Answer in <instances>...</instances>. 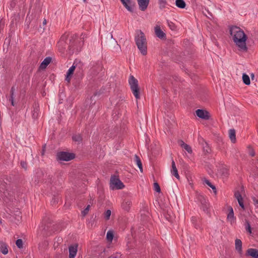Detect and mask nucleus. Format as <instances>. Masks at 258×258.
Returning a JSON list of instances; mask_svg holds the SVG:
<instances>
[{
	"label": "nucleus",
	"mask_w": 258,
	"mask_h": 258,
	"mask_svg": "<svg viewBox=\"0 0 258 258\" xmlns=\"http://www.w3.org/2000/svg\"><path fill=\"white\" fill-rule=\"evenodd\" d=\"M230 34L232 36L233 40L238 50L243 52H247L248 48L246 41L247 37L244 31L239 27L234 26L230 28Z\"/></svg>",
	"instance_id": "f257e3e1"
},
{
	"label": "nucleus",
	"mask_w": 258,
	"mask_h": 258,
	"mask_svg": "<svg viewBox=\"0 0 258 258\" xmlns=\"http://www.w3.org/2000/svg\"><path fill=\"white\" fill-rule=\"evenodd\" d=\"M68 35L64 34L61 36L59 41L57 43V46L59 51L61 52H63L64 49H66L67 46L70 50V53H73L75 50L79 51L80 49L76 46L75 38L76 37V35H74L72 36V38L70 40V44L68 45L66 42L68 39Z\"/></svg>",
	"instance_id": "f03ea898"
},
{
	"label": "nucleus",
	"mask_w": 258,
	"mask_h": 258,
	"mask_svg": "<svg viewBox=\"0 0 258 258\" xmlns=\"http://www.w3.org/2000/svg\"><path fill=\"white\" fill-rule=\"evenodd\" d=\"M136 44L141 53L145 55L147 53V40L144 33L140 30L135 36Z\"/></svg>",
	"instance_id": "7ed1b4c3"
},
{
	"label": "nucleus",
	"mask_w": 258,
	"mask_h": 258,
	"mask_svg": "<svg viewBox=\"0 0 258 258\" xmlns=\"http://www.w3.org/2000/svg\"><path fill=\"white\" fill-rule=\"evenodd\" d=\"M128 84L131 90L136 99H139L140 98V91L138 80L133 76L131 75L128 78Z\"/></svg>",
	"instance_id": "20e7f679"
},
{
	"label": "nucleus",
	"mask_w": 258,
	"mask_h": 258,
	"mask_svg": "<svg viewBox=\"0 0 258 258\" xmlns=\"http://www.w3.org/2000/svg\"><path fill=\"white\" fill-rule=\"evenodd\" d=\"M196 202L201 204V209H202L206 213H209L210 204L208 202V200L203 195L200 193H197Z\"/></svg>",
	"instance_id": "39448f33"
},
{
	"label": "nucleus",
	"mask_w": 258,
	"mask_h": 258,
	"mask_svg": "<svg viewBox=\"0 0 258 258\" xmlns=\"http://www.w3.org/2000/svg\"><path fill=\"white\" fill-rule=\"evenodd\" d=\"M124 187L123 183L116 176H111L110 181V188L112 189H121Z\"/></svg>",
	"instance_id": "423d86ee"
},
{
	"label": "nucleus",
	"mask_w": 258,
	"mask_h": 258,
	"mask_svg": "<svg viewBox=\"0 0 258 258\" xmlns=\"http://www.w3.org/2000/svg\"><path fill=\"white\" fill-rule=\"evenodd\" d=\"M75 155L74 153H71L68 152H59L56 154L57 160L69 161L75 158Z\"/></svg>",
	"instance_id": "0eeeda50"
},
{
	"label": "nucleus",
	"mask_w": 258,
	"mask_h": 258,
	"mask_svg": "<svg viewBox=\"0 0 258 258\" xmlns=\"http://www.w3.org/2000/svg\"><path fill=\"white\" fill-rule=\"evenodd\" d=\"M196 112L197 116L200 118L208 120L210 118V113L207 110L198 109L196 110Z\"/></svg>",
	"instance_id": "6e6552de"
},
{
	"label": "nucleus",
	"mask_w": 258,
	"mask_h": 258,
	"mask_svg": "<svg viewBox=\"0 0 258 258\" xmlns=\"http://www.w3.org/2000/svg\"><path fill=\"white\" fill-rule=\"evenodd\" d=\"M123 6L130 12H134L133 7L135 6V3L132 0H120Z\"/></svg>",
	"instance_id": "1a4fd4ad"
},
{
	"label": "nucleus",
	"mask_w": 258,
	"mask_h": 258,
	"mask_svg": "<svg viewBox=\"0 0 258 258\" xmlns=\"http://www.w3.org/2000/svg\"><path fill=\"white\" fill-rule=\"evenodd\" d=\"M155 32L156 35L159 38L163 40L166 39V34L161 30L159 26H156L155 27Z\"/></svg>",
	"instance_id": "9d476101"
},
{
	"label": "nucleus",
	"mask_w": 258,
	"mask_h": 258,
	"mask_svg": "<svg viewBox=\"0 0 258 258\" xmlns=\"http://www.w3.org/2000/svg\"><path fill=\"white\" fill-rule=\"evenodd\" d=\"M246 256H249L252 258H258V249L255 248H248L246 253Z\"/></svg>",
	"instance_id": "9b49d317"
},
{
	"label": "nucleus",
	"mask_w": 258,
	"mask_h": 258,
	"mask_svg": "<svg viewBox=\"0 0 258 258\" xmlns=\"http://www.w3.org/2000/svg\"><path fill=\"white\" fill-rule=\"evenodd\" d=\"M137 1L139 9L142 11H145L149 5L150 0H137Z\"/></svg>",
	"instance_id": "f8f14e48"
},
{
	"label": "nucleus",
	"mask_w": 258,
	"mask_h": 258,
	"mask_svg": "<svg viewBox=\"0 0 258 258\" xmlns=\"http://www.w3.org/2000/svg\"><path fill=\"white\" fill-rule=\"evenodd\" d=\"M234 197L237 200L240 207L243 210H245V207L243 203V198L240 192L237 191L235 192Z\"/></svg>",
	"instance_id": "ddd939ff"
},
{
	"label": "nucleus",
	"mask_w": 258,
	"mask_h": 258,
	"mask_svg": "<svg viewBox=\"0 0 258 258\" xmlns=\"http://www.w3.org/2000/svg\"><path fill=\"white\" fill-rule=\"evenodd\" d=\"M76 69V66L74 65V63L73 64V66L69 69L67 73V75L66 77V80L68 82L70 83L71 79L72 78V77L74 73V71Z\"/></svg>",
	"instance_id": "4468645a"
},
{
	"label": "nucleus",
	"mask_w": 258,
	"mask_h": 258,
	"mask_svg": "<svg viewBox=\"0 0 258 258\" xmlns=\"http://www.w3.org/2000/svg\"><path fill=\"white\" fill-rule=\"evenodd\" d=\"M77 245H71L69 246V258H75L77 252Z\"/></svg>",
	"instance_id": "2eb2a0df"
},
{
	"label": "nucleus",
	"mask_w": 258,
	"mask_h": 258,
	"mask_svg": "<svg viewBox=\"0 0 258 258\" xmlns=\"http://www.w3.org/2000/svg\"><path fill=\"white\" fill-rule=\"evenodd\" d=\"M172 168L171 169V174L174 175L177 179H179V175L178 173L177 169L176 167L175 163L173 159H172Z\"/></svg>",
	"instance_id": "dca6fc26"
},
{
	"label": "nucleus",
	"mask_w": 258,
	"mask_h": 258,
	"mask_svg": "<svg viewBox=\"0 0 258 258\" xmlns=\"http://www.w3.org/2000/svg\"><path fill=\"white\" fill-rule=\"evenodd\" d=\"M242 241L239 239H236L235 240V249L238 253L241 254L242 252Z\"/></svg>",
	"instance_id": "f3484780"
},
{
	"label": "nucleus",
	"mask_w": 258,
	"mask_h": 258,
	"mask_svg": "<svg viewBox=\"0 0 258 258\" xmlns=\"http://www.w3.org/2000/svg\"><path fill=\"white\" fill-rule=\"evenodd\" d=\"M229 212L227 215V220L230 222L231 224H232L234 222L235 218L234 216V212L233 208L230 207L229 209Z\"/></svg>",
	"instance_id": "a211bd4d"
},
{
	"label": "nucleus",
	"mask_w": 258,
	"mask_h": 258,
	"mask_svg": "<svg viewBox=\"0 0 258 258\" xmlns=\"http://www.w3.org/2000/svg\"><path fill=\"white\" fill-rule=\"evenodd\" d=\"M51 59L52 58L51 57H46L41 63L40 68L41 69H45L47 67V66L50 63Z\"/></svg>",
	"instance_id": "6ab92c4d"
},
{
	"label": "nucleus",
	"mask_w": 258,
	"mask_h": 258,
	"mask_svg": "<svg viewBox=\"0 0 258 258\" xmlns=\"http://www.w3.org/2000/svg\"><path fill=\"white\" fill-rule=\"evenodd\" d=\"M229 137L232 144L236 143V134L234 129H230L229 131Z\"/></svg>",
	"instance_id": "aec40b11"
},
{
	"label": "nucleus",
	"mask_w": 258,
	"mask_h": 258,
	"mask_svg": "<svg viewBox=\"0 0 258 258\" xmlns=\"http://www.w3.org/2000/svg\"><path fill=\"white\" fill-rule=\"evenodd\" d=\"M72 140L76 144H80L82 142L83 138L80 134H78L73 136Z\"/></svg>",
	"instance_id": "412c9836"
},
{
	"label": "nucleus",
	"mask_w": 258,
	"mask_h": 258,
	"mask_svg": "<svg viewBox=\"0 0 258 258\" xmlns=\"http://www.w3.org/2000/svg\"><path fill=\"white\" fill-rule=\"evenodd\" d=\"M132 205V202L129 200H124L123 203H122V208L124 210L128 211L131 206Z\"/></svg>",
	"instance_id": "4be33fe9"
},
{
	"label": "nucleus",
	"mask_w": 258,
	"mask_h": 258,
	"mask_svg": "<svg viewBox=\"0 0 258 258\" xmlns=\"http://www.w3.org/2000/svg\"><path fill=\"white\" fill-rule=\"evenodd\" d=\"M134 160L141 172H143V166L141 160L137 155H135Z\"/></svg>",
	"instance_id": "5701e85b"
},
{
	"label": "nucleus",
	"mask_w": 258,
	"mask_h": 258,
	"mask_svg": "<svg viewBox=\"0 0 258 258\" xmlns=\"http://www.w3.org/2000/svg\"><path fill=\"white\" fill-rule=\"evenodd\" d=\"M15 89L14 87H12L10 90V97L9 98V100L11 102V105L14 106L15 105V103L14 102V93H15Z\"/></svg>",
	"instance_id": "b1692460"
},
{
	"label": "nucleus",
	"mask_w": 258,
	"mask_h": 258,
	"mask_svg": "<svg viewBox=\"0 0 258 258\" xmlns=\"http://www.w3.org/2000/svg\"><path fill=\"white\" fill-rule=\"evenodd\" d=\"M0 251L4 254H7L8 253L7 245L3 242H0Z\"/></svg>",
	"instance_id": "393cba45"
},
{
	"label": "nucleus",
	"mask_w": 258,
	"mask_h": 258,
	"mask_svg": "<svg viewBox=\"0 0 258 258\" xmlns=\"http://www.w3.org/2000/svg\"><path fill=\"white\" fill-rule=\"evenodd\" d=\"M175 5L178 8L180 9H184L186 7V4L183 0H176Z\"/></svg>",
	"instance_id": "a878e982"
},
{
	"label": "nucleus",
	"mask_w": 258,
	"mask_h": 258,
	"mask_svg": "<svg viewBox=\"0 0 258 258\" xmlns=\"http://www.w3.org/2000/svg\"><path fill=\"white\" fill-rule=\"evenodd\" d=\"M243 82L246 85H249L250 84V81L249 76L245 73L242 75Z\"/></svg>",
	"instance_id": "bb28decb"
},
{
	"label": "nucleus",
	"mask_w": 258,
	"mask_h": 258,
	"mask_svg": "<svg viewBox=\"0 0 258 258\" xmlns=\"http://www.w3.org/2000/svg\"><path fill=\"white\" fill-rule=\"evenodd\" d=\"M220 172L224 177H227L229 174V169L226 167H222L220 169Z\"/></svg>",
	"instance_id": "cd10ccee"
},
{
	"label": "nucleus",
	"mask_w": 258,
	"mask_h": 258,
	"mask_svg": "<svg viewBox=\"0 0 258 258\" xmlns=\"http://www.w3.org/2000/svg\"><path fill=\"white\" fill-rule=\"evenodd\" d=\"M204 182L205 183H206V184H207L208 186H209L211 188H212V189L213 190L214 192L216 194L217 192V191H216V187L213 185L211 182L210 181L207 179H205L204 180Z\"/></svg>",
	"instance_id": "c85d7f7f"
},
{
	"label": "nucleus",
	"mask_w": 258,
	"mask_h": 258,
	"mask_svg": "<svg viewBox=\"0 0 258 258\" xmlns=\"http://www.w3.org/2000/svg\"><path fill=\"white\" fill-rule=\"evenodd\" d=\"M113 233L111 231H108L106 234V238L108 241H111L113 238Z\"/></svg>",
	"instance_id": "c756f323"
},
{
	"label": "nucleus",
	"mask_w": 258,
	"mask_h": 258,
	"mask_svg": "<svg viewBox=\"0 0 258 258\" xmlns=\"http://www.w3.org/2000/svg\"><path fill=\"white\" fill-rule=\"evenodd\" d=\"M16 244L19 248H23V242L21 239H18L16 240Z\"/></svg>",
	"instance_id": "7c9ffc66"
},
{
	"label": "nucleus",
	"mask_w": 258,
	"mask_h": 258,
	"mask_svg": "<svg viewBox=\"0 0 258 258\" xmlns=\"http://www.w3.org/2000/svg\"><path fill=\"white\" fill-rule=\"evenodd\" d=\"M183 147V151H184V152H187L189 154H191L192 150L191 148V146H182ZM186 154V153H185Z\"/></svg>",
	"instance_id": "2f4dec72"
},
{
	"label": "nucleus",
	"mask_w": 258,
	"mask_h": 258,
	"mask_svg": "<svg viewBox=\"0 0 258 258\" xmlns=\"http://www.w3.org/2000/svg\"><path fill=\"white\" fill-rule=\"evenodd\" d=\"M245 229L249 233H251V228L250 223L248 221H245Z\"/></svg>",
	"instance_id": "473e14b6"
},
{
	"label": "nucleus",
	"mask_w": 258,
	"mask_h": 258,
	"mask_svg": "<svg viewBox=\"0 0 258 258\" xmlns=\"http://www.w3.org/2000/svg\"><path fill=\"white\" fill-rule=\"evenodd\" d=\"M167 24L171 30H175L176 29V26L173 22L167 20Z\"/></svg>",
	"instance_id": "72a5a7b5"
},
{
	"label": "nucleus",
	"mask_w": 258,
	"mask_h": 258,
	"mask_svg": "<svg viewBox=\"0 0 258 258\" xmlns=\"http://www.w3.org/2000/svg\"><path fill=\"white\" fill-rule=\"evenodd\" d=\"M111 214V212L110 210H107L104 213V218L106 220L110 219V217Z\"/></svg>",
	"instance_id": "f704fd0d"
},
{
	"label": "nucleus",
	"mask_w": 258,
	"mask_h": 258,
	"mask_svg": "<svg viewBox=\"0 0 258 258\" xmlns=\"http://www.w3.org/2000/svg\"><path fill=\"white\" fill-rule=\"evenodd\" d=\"M154 190L156 192H160L161 191L160 187L158 183L155 182L154 183Z\"/></svg>",
	"instance_id": "c9c22d12"
},
{
	"label": "nucleus",
	"mask_w": 258,
	"mask_h": 258,
	"mask_svg": "<svg viewBox=\"0 0 258 258\" xmlns=\"http://www.w3.org/2000/svg\"><path fill=\"white\" fill-rule=\"evenodd\" d=\"M159 4L160 5V8H164L166 4V0H159Z\"/></svg>",
	"instance_id": "e433bc0d"
},
{
	"label": "nucleus",
	"mask_w": 258,
	"mask_h": 258,
	"mask_svg": "<svg viewBox=\"0 0 258 258\" xmlns=\"http://www.w3.org/2000/svg\"><path fill=\"white\" fill-rule=\"evenodd\" d=\"M203 151L205 154L210 153L211 151L210 146H204Z\"/></svg>",
	"instance_id": "4c0bfd02"
},
{
	"label": "nucleus",
	"mask_w": 258,
	"mask_h": 258,
	"mask_svg": "<svg viewBox=\"0 0 258 258\" xmlns=\"http://www.w3.org/2000/svg\"><path fill=\"white\" fill-rule=\"evenodd\" d=\"M90 209V205H88L87 207L82 211V213L83 216H85L88 214Z\"/></svg>",
	"instance_id": "58836bf2"
},
{
	"label": "nucleus",
	"mask_w": 258,
	"mask_h": 258,
	"mask_svg": "<svg viewBox=\"0 0 258 258\" xmlns=\"http://www.w3.org/2000/svg\"><path fill=\"white\" fill-rule=\"evenodd\" d=\"M21 167L24 168L25 170H27V163L24 161H21L20 162Z\"/></svg>",
	"instance_id": "ea45409f"
},
{
	"label": "nucleus",
	"mask_w": 258,
	"mask_h": 258,
	"mask_svg": "<svg viewBox=\"0 0 258 258\" xmlns=\"http://www.w3.org/2000/svg\"><path fill=\"white\" fill-rule=\"evenodd\" d=\"M144 138L145 140L146 145L149 144L150 143V139L149 138V137L146 135H145Z\"/></svg>",
	"instance_id": "a19ab883"
},
{
	"label": "nucleus",
	"mask_w": 258,
	"mask_h": 258,
	"mask_svg": "<svg viewBox=\"0 0 258 258\" xmlns=\"http://www.w3.org/2000/svg\"><path fill=\"white\" fill-rule=\"evenodd\" d=\"M249 155L251 156H254V155H255V152L254 151H253V149H252L251 148H250V146H249Z\"/></svg>",
	"instance_id": "79ce46f5"
},
{
	"label": "nucleus",
	"mask_w": 258,
	"mask_h": 258,
	"mask_svg": "<svg viewBox=\"0 0 258 258\" xmlns=\"http://www.w3.org/2000/svg\"><path fill=\"white\" fill-rule=\"evenodd\" d=\"M252 201L254 203V205L258 207V199H256L255 197H253Z\"/></svg>",
	"instance_id": "37998d69"
},
{
	"label": "nucleus",
	"mask_w": 258,
	"mask_h": 258,
	"mask_svg": "<svg viewBox=\"0 0 258 258\" xmlns=\"http://www.w3.org/2000/svg\"><path fill=\"white\" fill-rule=\"evenodd\" d=\"M177 143L178 145H187L186 144H185L183 141L182 140H178L177 142Z\"/></svg>",
	"instance_id": "c03bdc74"
},
{
	"label": "nucleus",
	"mask_w": 258,
	"mask_h": 258,
	"mask_svg": "<svg viewBox=\"0 0 258 258\" xmlns=\"http://www.w3.org/2000/svg\"><path fill=\"white\" fill-rule=\"evenodd\" d=\"M100 94V93H99V92H95L94 94V96L95 97L97 95H99Z\"/></svg>",
	"instance_id": "a18cd8bd"
},
{
	"label": "nucleus",
	"mask_w": 258,
	"mask_h": 258,
	"mask_svg": "<svg viewBox=\"0 0 258 258\" xmlns=\"http://www.w3.org/2000/svg\"><path fill=\"white\" fill-rule=\"evenodd\" d=\"M196 220V217H192L191 218V221H192V222L193 223H194V222Z\"/></svg>",
	"instance_id": "49530a36"
},
{
	"label": "nucleus",
	"mask_w": 258,
	"mask_h": 258,
	"mask_svg": "<svg viewBox=\"0 0 258 258\" xmlns=\"http://www.w3.org/2000/svg\"><path fill=\"white\" fill-rule=\"evenodd\" d=\"M46 24V19H44L43 21V24L45 25Z\"/></svg>",
	"instance_id": "de8ad7c7"
},
{
	"label": "nucleus",
	"mask_w": 258,
	"mask_h": 258,
	"mask_svg": "<svg viewBox=\"0 0 258 258\" xmlns=\"http://www.w3.org/2000/svg\"><path fill=\"white\" fill-rule=\"evenodd\" d=\"M173 79H174L175 81H177L178 78L177 77H175V78H174V77H173Z\"/></svg>",
	"instance_id": "09e8293b"
},
{
	"label": "nucleus",
	"mask_w": 258,
	"mask_h": 258,
	"mask_svg": "<svg viewBox=\"0 0 258 258\" xmlns=\"http://www.w3.org/2000/svg\"><path fill=\"white\" fill-rule=\"evenodd\" d=\"M43 147H44V148H43V150H42L43 152H44V151H45V146H44Z\"/></svg>",
	"instance_id": "8fccbe9b"
},
{
	"label": "nucleus",
	"mask_w": 258,
	"mask_h": 258,
	"mask_svg": "<svg viewBox=\"0 0 258 258\" xmlns=\"http://www.w3.org/2000/svg\"><path fill=\"white\" fill-rule=\"evenodd\" d=\"M2 223V219L0 218V224Z\"/></svg>",
	"instance_id": "3c124183"
},
{
	"label": "nucleus",
	"mask_w": 258,
	"mask_h": 258,
	"mask_svg": "<svg viewBox=\"0 0 258 258\" xmlns=\"http://www.w3.org/2000/svg\"><path fill=\"white\" fill-rule=\"evenodd\" d=\"M251 77H252V78L253 77H254V75H253V74H252V75H251Z\"/></svg>",
	"instance_id": "603ef678"
},
{
	"label": "nucleus",
	"mask_w": 258,
	"mask_h": 258,
	"mask_svg": "<svg viewBox=\"0 0 258 258\" xmlns=\"http://www.w3.org/2000/svg\"><path fill=\"white\" fill-rule=\"evenodd\" d=\"M111 38H113V36L112 34L111 35Z\"/></svg>",
	"instance_id": "864d4df0"
},
{
	"label": "nucleus",
	"mask_w": 258,
	"mask_h": 258,
	"mask_svg": "<svg viewBox=\"0 0 258 258\" xmlns=\"http://www.w3.org/2000/svg\"><path fill=\"white\" fill-rule=\"evenodd\" d=\"M93 96H92L91 98V100H92V98H93Z\"/></svg>",
	"instance_id": "5fc2aeb1"
},
{
	"label": "nucleus",
	"mask_w": 258,
	"mask_h": 258,
	"mask_svg": "<svg viewBox=\"0 0 258 258\" xmlns=\"http://www.w3.org/2000/svg\"><path fill=\"white\" fill-rule=\"evenodd\" d=\"M202 140H203V142H205L203 140V139H201Z\"/></svg>",
	"instance_id": "6e6d98bb"
},
{
	"label": "nucleus",
	"mask_w": 258,
	"mask_h": 258,
	"mask_svg": "<svg viewBox=\"0 0 258 258\" xmlns=\"http://www.w3.org/2000/svg\"><path fill=\"white\" fill-rule=\"evenodd\" d=\"M84 2H85V1H86V0H84Z\"/></svg>",
	"instance_id": "4d7b16f0"
}]
</instances>
